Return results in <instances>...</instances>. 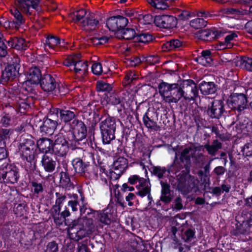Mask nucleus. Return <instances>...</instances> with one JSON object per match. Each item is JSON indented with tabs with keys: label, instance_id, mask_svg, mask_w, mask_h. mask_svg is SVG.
<instances>
[{
	"label": "nucleus",
	"instance_id": "f257e3e1",
	"mask_svg": "<svg viewBox=\"0 0 252 252\" xmlns=\"http://www.w3.org/2000/svg\"><path fill=\"white\" fill-rule=\"evenodd\" d=\"M18 96V103L17 105L12 106L8 105L5 106L4 113L1 119V123L4 126H7L13 123V114L18 110L21 113H24V111L29 108L31 98L24 94H19Z\"/></svg>",
	"mask_w": 252,
	"mask_h": 252
},
{
	"label": "nucleus",
	"instance_id": "f03ea898",
	"mask_svg": "<svg viewBox=\"0 0 252 252\" xmlns=\"http://www.w3.org/2000/svg\"><path fill=\"white\" fill-rule=\"evenodd\" d=\"M69 17L72 21L79 25L85 30H94L98 24V20L93 13L81 9L71 13Z\"/></svg>",
	"mask_w": 252,
	"mask_h": 252
},
{
	"label": "nucleus",
	"instance_id": "7ed1b4c3",
	"mask_svg": "<svg viewBox=\"0 0 252 252\" xmlns=\"http://www.w3.org/2000/svg\"><path fill=\"white\" fill-rule=\"evenodd\" d=\"M36 147V145L31 139H25L20 144L19 151L23 159L28 162L26 168L30 171H33L35 168L34 158Z\"/></svg>",
	"mask_w": 252,
	"mask_h": 252
},
{
	"label": "nucleus",
	"instance_id": "20e7f679",
	"mask_svg": "<svg viewBox=\"0 0 252 252\" xmlns=\"http://www.w3.org/2000/svg\"><path fill=\"white\" fill-rule=\"evenodd\" d=\"M99 127L102 135V142L105 144H108L115 139L116 122L114 118L107 117L99 124Z\"/></svg>",
	"mask_w": 252,
	"mask_h": 252
},
{
	"label": "nucleus",
	"instance_id": "39448f33",
	"mask_svg": "<svg viewBox=\"0 0 252 252\" xmlns=\"http://www.w3.org/2000/svg\"><path fill=\"white\" fill-rule=\"evenodd\" d=\"M19 178V170L15 166L7 163L0 165V182L13 184L17 183Z\"/></svg>",
	"mask_w": 252,
	"mask_h": 252
},
{
	"label": "nucleus",
	"instance_id": "423d86ee",
	"mask_svg": "<svg viewBox=\"0 0 252 252\" xmlns=\"http://www.w3.org/2000/svg\"><path fill=\"white\" fill-rule=\"evenodd\" d=\"M88 222L89 224L88 229L81 228L80 226L74 223L70 226L68 229L69 237L76 241L81 239L87 235L92 234L95 229V227L92 219H89Z\"/></svg>",
	"mask_w": 252,
	"mask_h": 252
},
{
	"label": "nucleus",
	"instance_id": "0eeeda50",
	"mask_svg": "<svg viewBox=\"0 0 252 252\" xmlns=\"http://www.w3.org/2000/svg\"><path fill=\"white\" fill-rule=\"evenodd\" d=\"M63 64L73 69L76 73L80 75L85 74L88 68V63L80 60L79 55H70L66 57L63 62Z\"/></svg>",
	"mask_w": 252,
	"mask_h": 252
},
{
	"label": "nucleus",
	"instance_id": "6e6552de",
	"mask_svg": "<svg viewBox=\"0 0 252 252\" xmlns=\"http://www.w3.org/2000/svg\"><path fill=\"white\" fill-rule=\"evenodd\" d=\"M69 146L65 135L62 132L55 135L52 150L57 156H65L68 152Z\"/></svg>",
	"mask_w": 252,
	"mask_h": 252
},
{
	"label": "nucleus",
	"instance_id": "1a4fd4ad",
	"mask_svg": "<svg viewBox=\"0 0 252 252\" xmlns=\"http://www.w3.org/2000/svg\"><path fill=\"white\" fill-rule=\"evenodd\" d=\"M19 94H24L21 93L17 86H14L9 89V91L7 93L3 88L0 89V101H2L6 105H17L18 101V96L20 95Z\"/></svg>",
	"mask_w": 252,
	"mask_h": 252
},
{
	"label": "nucleus",
	"instance_id": "9d476101",
	"mask_svg": "<svg viewBox=\"0 0 252 252\" xmlns=\"http://www.w3.org/2000/svg\"><path fill=\"white\" fill-rule=\"evenodd\" d=\"M248 99L243 94H233L228 100V106L235 111L241 112L247 107Z\"/></svg>",
	"mask_w": 252,
	"mask_h": 252
},
{
	"label": "nucleus",
	"instance_id": "9b49d317",
	"mask_svg": "<svg viewBox=\"0 0 252 252\" xmlns=\"http://www.w3.org/2000/svg\"><path fill=\"white\" fill-rule=\"evenodd\" d=\"M181 88L183 98L186 100H193L198 96L196 84L191 80L184 81Z\"/></svg>",
	"mask_w": 252,
	"mask_h": 252
},
{
	"label": "nucleus",
	"instance_id": "f8f14e48",
	"mask_svg": "<svg viewBox=\"0 0 252 252\" xmlns=\"http://www.w3.org/2000/svg\"><path fill=\"white\" fill-rule=\"evenodd\" d=\"M41 73L40 69L37 67H32L30 68L26 75V81L23 84V88L25 91L28 92L31 91L32 89L29 87L27 88L26 86L29 84L35 85L40 82L41 80Z\"/></svg>",
	"mask_w": 252,
	"mask_h": 252
},
{
	"label": "nucleus",
	"instance_id": "ddd939ff",
	"mask_svg": "<svg viewBox=\"0 0 252 252\" xmlns=\"http://www.w3.org/2000/svg\"><path fill=\"white\" fill-rule=\"evenodd\" d=\"M155 25L160 28L171 29L176 27L177 21L176 18L171 15H158L155 17Z\"/></svg>",
	"mask_w": 252,
	"mask_h": 252
},
{
	"label": "nucleus",
	"instance_id": "4468645a",
	"mask_svg": "<svg viewBox=\"0 0 252 252\" xmlns=\"http://www.w3.org/2000/svg\"><path fill=\"white\" fill-rule=\"evenodd\" d=\"M128 22L127 18L119 15L109 18L106 21V25L110 30L119 32L127 25Z\"/></svg>",
	"mask_w": 252,
	"mask_h": 252
},
{
	"label": "nucleus",
	"instance_id": "2eb2a0df",
	"mask_svg": "<svg viewBox=\"0 0 252 252\" xmlns=\"http://www.w3.org/2000/svg\"><path fill=\"white\" fill-rule=\"evenodd\" d=\"M40 0H18L19 9L27 15H31L39 9Z\"/></svg>",
	"mask_w": 252,
	"mask_h": 252
},
{
	"label": "nucleus",
	"instance_id": "dca6fc26",
	"mask_svg": "<svg viewBox=\"0 0 252 252\" xmlns=\"http://www.w3.org/2000/svg\"><path fill=\"white\" fill-rule=\"evenodd\" d=\"M75 141H82L87 135V130L85 124L81 121L74 120L71 125Z\"/></svg>",
	"mask_w": 252,
	"mask_h": 252
},
{
	"label": "nucleus",
	"instance_id": "f3484780",
	"mask_svg": "<svg viewBox=\"0 0 252 252\" xmlns=\"http://www.w3.org/2000/svg\"><path fill=\"white\" fill-rule=\"evenodd\" d=\"M224 111L223 101L221 100H215L209 106L207 114L211 118L219 119Z\"/></svg>",
	"mask_w": 252,
	"mask_h": 252
},
{
	"label": "nucleus",
	"instance_id": "a211bd4d",
	"mask_svg": "<svg viewBox=\"0 0 252 252\" xmlns=\"http://www.w3.org/2000/svg\"><path fill=\"white\" fill-rule=\"evenodd\" d=\"M40 86L45 92H52L58 86L55 79L49 74L43 76L40 82Z\"/></svg>",
	"mask_w": 252,
	"mask_h": 252
},
{
	"label": "nucleus",
	"instance_id": "6ab92c4d",
	"mask_svg": "<svg viewBox=\"0 0 252 252\" xmlns=\"http://www.w3.org/2000/svg\"><path fill=\"white\" fill-rule=\"evenodd\" d=\"M183 97L181 87H178L177 84H172V88L169 94L166 96L165 101L169 103H177Z\"/></svg>",
	"mask_w": 252,
	"mask_h": 252
},
{
	"label": "nucleus",
	"instance_id": "aec40b11",
	"mask_svg": "<svg viewBox=\"0 0 252 252\" xmlns=\"http://www.w3.org/2000/svg\"><path fill=\"white\" fill-rule=\"evenodd\" d=\"M19 71L15 67L11 65H7L2 72L1 77V83L3 84L13 81L17 76Z\"/></svg>",
	"mask_w": 252,
	"mask_h": 252
},
{
	"label": "nucleus",
	"instance_id": "412c9836",
	"mask_svg": "<svg viewBox=\"0 0 252 252\" xmlns=\"http://www.w3.org/2000/svg\"><path fill=\"white\" fill-rule=\"evenodd\" d=\"M90 212H88L87 214L88 215H92L93 217H96L98 222L105 225H108L111 223L112 215L107 210L101 212L92 210H90Z\"/></svg>",
	"mask_w": 252,
	"mask_h": 252
},
{
	"label": "nucleus",
	"instance_id": "4be33fe9",
	"mask_svg": "<svg viewBox=\"0 0 252 252\" xmlns=\"http://www.w3.org/2000/svg\"><path fill=\"white\" fill-rule=\"evenodd\" d=\"M226 32L221 28L216 30L203 31L201 37L205 40H211L213 38H218L222 36Z\"/></svg>",
	"mask_w": 252,
	"mask_h": 252
},
{
	"label": "nucleus",
	"instance_id": "5701e85b",
	"mask_svg": "<svg viewBox=\"0 0 252 252\" xmlns=\"http://www.w3.org/2000/svg\"><path fill=\"white\" fill-rule=\"evenodd\" d=\"M57 126V122L56 121L46 119L40 126V131L45 134L51 135L53 133Z\"/></svg>",
	"mask_w": 252,
	"mask_h": 252
},
{
	"label": "nucleus",
	"instance_id": "b1692460",
	"mask_svg": "<svg viewBox=\"0 0 252 252\" xmlns=\"http://www.w3.org/2000/svg\"><path fill=\"white\" fill-rule=\"evenodd\" d=\"M128 167V161L126 158L120 157L113 162V169L115 173L122 174Z\"/></svg>",
	"mask_w": 252,
	"mask_h": 252
},
{
	"label": "nucleus",
	"instance_id": "393cba45",
	"mask_svg": "<svg viewBox=\"0 0 252 252\" xmlns=\"http://www.w3.org/2000/svg\"><path fill=\"white\" fill-rule=\"evenodd\" d=\"M7 43L9 46L18 50H26L28 47V43H26L24 39L16 37H11L8 40Z\"/></svg>",
	"mask_w": 252,
	"mask_h": 252
},
{
	"label": "nucleus",
	"instance_id": "a878e982",
	"mask_svg": "<svg viewBox=\"0 0 252 252\" xmlns=\"http://www.w3.org/2000/svg\"><path fill=\"white\" fill-rule=\"evenodd\" d=\"M41 164L44 170L48 172H53L56 165V161L52 159L51 156L47 154L43 156Z\"/></svg>",
	"mask_w": 252,
	"mask_h": 252
},
{
	"label": "nucleus",
	"instance_id": "bb28decb",
	"mask_svg": "<svg viewBox=\"0 0 252 252\" xmlns=\"http://www.w3.org/2000/svg\"><path fill=\"white\" fill-rule=\"evenodd\" d=\"M136 188L138 189L137 194L141 197L145 196L151 192V184L147 179L141 180Z\"/></svg>",
	"mask_w": 252,
	"mask_h": 252
},
{
	"label": "nucleus",
	"instance_id": "cd10ccee",
	"mask_svg": "<svg viewBox=\"0 0 252 252\" xmlns=\"http://www.w3.org/2000/svg\"><path fill=\"white\" fill-rule=\"evenodd\" d=\"M161 186V194L160 200L165 203H168L172 199V196L170 192V187L167 183L160 182Z\"/></svg>",
	"mask_w": 252,
	"mask_h": 252
},
{
	"label": "nucleus",
	"instance_id": "c85d7f7f",
	"mask_svg": "<svg viewBox=\"0 0 252 252\" xmlns=\"http://www.w3.org/2000/svg\"><path fill=\"white\" fill-rule=\"evenodd\" d=\"M36 145L40 151L46 154L50 152L51 149H52L53 143L52 141L50 139L43 138L37 141V144Z\"/></svg>",
	"mask_w": 252,
	"mask_h": 252
},
{
	"label": "nucleus",
	"instance_id": "c756f323",
	"mask_svg": "<svg viewBox=\"0 0 252 252\" xmlns=\"http://www.w3.org/2000/svg\"><path fill=\"white\" fill-rule=\"evenodd\" d=\"M201 93L204 95L214 94L216 91L215 84L212 82L202 81L199 85Z\"/></svg>",
	"mask_w": 252,
	"mask_h": 252
},
{
	"label": "nucleus",
	"instance_id": "7c9ffc66",
	"mask_svg": "<svg viewBox=\"0 0 252 252\" xmlns=\"http://www.w3.org/2000/svg\"><path fill=\"white\" fill-rule=\"evenodd\" d=\"M175 0H148V2L152 7L160 10L167 9L169 7V3Z\"/></svg>",
	"mask_w": 252,
	"mask_h": 252
},
{
	"label": "nucleus",
	"instance_id": "2f4dec72",
	"mask_svg": "<svg viewBox=\"0 0 252 252\" xmlns=\"http://www.w3.org/2000/svg\"><path fill=\"white\" fill-rule=\"evenodd\" d=\"M195 60L198 63L202 65H209L212 61L211 57V51L208 50L202 51L201 53V55L197 57Z\"/></svg>",
	"mask_w": 252,
	"mask_h": 252
},
{
	"label": "nucleus",
	"instance_id": "473e14b6",
	"mask_svg": "<svg viewBox=\"0 0 252 252\" xmlns=\"http://www.w3.org/2000/svg\"><path fill=\"white\" fill-rule=\"evenodd\" d=\"M11 13L14 17L13 24L15 25V29H18L25 23V18L17 9H11Z\"/></svg>",
	"mask_w": 252,
	"mask_h": 252
},
{
	"label": "nucleus",
	"instance_id": "72a5a7b5",
	"mask_svg": "<svg viewBox=\"0 0 252 252\" xmlns=\"http://www.w3.org/2000/svg\"><path fill=\"white\" fill-rule=\"evenodd\" d=\"M202 149V146L192 145L189 147L190 158H191L196 163L199 162L201 158L203 157L200 153Z\"/></svg>",
	"mask_w": 252,
	"mask_h": 252
},
{
	"label": "nucleus",
	"instance_id": "f704fd0d",
	"mask_svg": "<svg viewBox=\"0 0 252 252\" xmlns=\"http://www.w3.org/2000/svg\"><path fill=\"white\" fill-rule=\"evenodd\" d=\"M143 122L146 127L154 131H158L160 127L157 122L151 119L149 116V113L147 112L143 116Z\"/></svg>",
	"mask_w": 252,
	"mask_h": 252
},
{
	"label": "nucleus",
	"instance_id": "c9c22d12",
	"mask_svg": "<svg viewBox=\"0 0 252 252\" xmlns=\"http://www.w3.org/2000/svg\"><path fill=\"white\" fill-rule=\"evenodd\" d=\"M72 165L76 172L79 174H83L87 170L88 165L83 162L82 160L79 158H75L72 161Z\"/></svg>",
	"mask_w": 252,
	"mask_h": 252
},
{
	"label": "nucleus",
	"instance_id": "e433bc0d",
	"mask_svg": "<svg viewBox=\"0 0 252 252\" xmlns=\"http://www.w3.org/2000/svg\"><path fill=\"white\" fill-rule=\"evenodd\" d=\"M209 154L215 156L218 151L221 148V143L218 140H213L212 144H206L204 145Z\"/></svg>",
	"mask_w": 252,
	"mask_h": 252
},
{
	"label": "nucleus",
	"instance_id": "4c0bfd02",
	"mask_svg": "<svg viewBox=\"0 0 252 252\" xmlns=\"http://www.w3.org/2000/svg\"><path fill=\"white\" fill-rule=\"evenodd\" d=\"M183 42L179 39H173L167 41L162 45V48L163 51H169L181 47Z\"/></svg>",
	"mask_w": 252,
	"mask_h": 252
},
{
	"label": "nucleus",
	"instance_id": "58836bf2",
	"mask_svg": "<svg viewBox=\"0 0 252 252\" xmlns=\"http://www.w3.org/2000/svg\"><path fill=\"white\" fill-rule=\"evenodd\" d=\"M76 110L72 108V110H62L60 111V118L64 122L66 123L72 120L75 117Z\"/></svg>",
	"mask_w": 252,
	"mask_h": 252
},
{
	"label": "nucleus",
	"instance_id": "ea45409f",
	"mask_svg": "<svg viewBox=\"0 0 252 252\" xmlns=\"http://www.w3.org/2000/svg\"><path fill=\"white\" fill-rule=\"evenodd\" d=\"M236 65L242 68L252 71V58L244 57L238 60Z\"/></svg>",
	"mask_w": 252,
	"mask_h": 252
},
{
	"label": "nucleus",
	"instance_id": "a19ab883",
	"mask_svg": "<svg viewBox=\"0 0 252 252\" xmlns=\"http://www.w3.org/2000/svg\"><path fill=\"white\" fill-rule=\"evenodd\" d=\"M60 44V40L58 37L54 36H48L46 40L45 48L46 50H55Z\"/></svg>",
	"mask_w": 252,
	"mask_h": 252
},
{
	"label": "nucleus",
	"instance_id": "79ce46f5",
	"mask_svg": "<svg viewBox=\"0 0 252 252\" xmlns=\"http://www.w3.org/2000/svg\"><path fill=\"white\" fill-rule=\"evenodd\" d=\"M237 37V35L235 32H230L229 34L226 36L225 38L224 42H220L219 45H217V48L218 50H223L226 48L230 46V45L231 41Z\"/></svg>",
	"mask_w": 252,
	"mask_h": 252
},
{
	"label": "nucleus",
	"instance_id": "37998d69",
	"mask_svg": "<svg viewBox=\"0 0 252 252\" xmlns=\"http://www.w3.org/2000/svg\"><path fill=\"white\" fill-rule=\"evenodd\" d=\"M172 88V84H170L165 82L160 83L158 87L159 93L160 95L165 101L166 96L169 94L170 90Z\"/></svg>",
	"mask_w": 252,
	"mask_h": 252
},
{
	"label": "nucleus",
	"instance_id": "c03bdc74",
	"mask_svg": "<svg viewBox=\"0 0 252 252\" xmlns=\"http://www.w3.org/2000/svg\"><path fill=\"white\" fill-rule=\"evenodd\" d=\"M121 33L122 37L125 39L130 40L133 39L135 40V38L136 37V32L135 30L133 29L130 28H126L125 29H123Z\"/></svg>",
	"mask_w": 252,
	"mask_h": 252
},
{
	"label": "nucleus",
	"instance_id": "a18cd8bd",
	"mask_svg": "<svg viewBox=\"0 0 252 252\" xmlns=\"http://www.w3.org/2000/svg\"><path fill=\"white\" fill-rule=\"evenodd\" d=\"M153 40V37L149 33H143L136 35L135 38V42H139L143 43H147Z\"/></svg>",
	"mask_w": 252,
	"mask_h": 252
},
{
	"label": "nucleus",
	"instance_id": "49530a36",
	"mask_svg": "<svg viewBox=\"0 0 252 252\" xmlns=\"http://www.w3.org/2000/svg\"><path fill=\"white\" fill-rule=\"evenodd\" d=\"M97 89L99 92H109L112 89L110 84L107 83L103 81H98L97 82Z\"/></svg>",
	"mask_w": 252,
	"mask_h": 252
},
{
	"label": "nucleus",
	"instance_id": "de8ad7c7",
	"mask_svg": "<svg viewBox=\"0 0 252 252\" xmlns=\"http://www.w3.org/2000/svg\"><path fill=\"white\" fill-rule=\"evenodd\" d=\"M206 21L203 18H196L191 20L190 22V26L194 29H201L206 26Z\"/></svg>",
	"mask_w": 252,
	"mask_h": 252
},
{
	"label": "nucleus",
	"instance_id": "09e8293b",
	"mask_svg": "<svg viewBox=\"0 0 252 252\" xmlns=\"http://www.w3.org/2000/svg\"><path fill=\"white\" fill-rule=\"evenodd\" d=\"M166 172V169L165 167L155 166L153 168L152 173L159 179L162 178Z\"/></svg>",
	"mask_w": 252,
	"mask_h": 252
},
{
	"label": "nucleus",
	"instance_id": "8fccbe9b",
	"mask_svg": "<svg viewBox=\"0 0 252 252\" xmlns=\"http://www.w3.org/2000/svg\"><path fill=\"white\" fill-rule=\"evenodd\" d=\"M107 97L108 102L113 105H117L121 102L120 98L116 93H110Z\"/></svg>",
	"mask_w": 252,
	"mask_h": 252
},
{
	"label": "nucleus",
	"instance_id": "3c124183",
	"mask_svg": "<svg viewBox=\"0 0 252 252\" xmlns=\"http://www.w3.org/2000/svg\"><path fill=\"white\" fill-rule=\"evenodd\" d=\"M56 196L57 199L55 202V207H58V211L60 212L61 210V206L63 203L65 201L66 197L65 195L58 192L56 193Z\"/></svg>",
	"mask_w": 252,
	"mask_h": 252
},
{
	"label": "nucleus",
	"instance_id": "603ef678",
	"mask_svg": "<svg viewBox=\"0 0 252 252\" xmlns=\"http://www.w3.org/2000/svg\"><path fill=\"white\" fill-rule=\"evenodd\" d=\"M180 158L182 162L185 161L187 162H188L190 161V158L189 151V147H186L182 151Z\"/></svg>",
	"mask_w": 252,
	"mask_h": 252
},
{
	"label": "nucleus",
	"instance_id": "864d4df0",
	"mask_svg": "<svg viewBox=\"0 0 252 252\" xmlns=\"http://www.w3.org/2000/svg\"><path fill=\"white\" fill-rule=\"evenodd\" d=\"M243 155L247 157H252V142L248 143L242 149Z\"/></svg>",
	"mask_w": 252,
	"mask_h": 252
},
{
	"label": "nucleus",
	"instance_id": "5fc2aeb1",
	"mask_svg": "<svg viewBox=\"0 0 252 252\" xmlns=\"http://www.w3.org/2000/svg\"><path fill=\"white\" fill-rule=\"evenodd\" d=\"M58 251V246L57 244L52 241L49 243L45 250L44 252H57Z\"/></svg>",
	"mask_w": 252,
	"mask_h": 252
},
{
	"label": "nucleus",
	"instance_id": "6e6d98bb",
	"mask_svg": "<svg viewBox=\"0 0 252 252\" xmlns=\"http://www.w3.org/2000/svg\"><path fill=\"white\" fill-rule=\"evenodd\" d=\"M73 198L74 200L68 201V206H70L71 208L72 211L75 212L78 210V195L76 194H74L73 195Z\"/></svg>",
	"mask_w": 252,
	"mask_h": 252
},
{
	"label": "nucleus",
	"instance_id": "4d7b16f0",
	"mask_svg": "<svg viewBox=\"0 0 252 252\" xmlns=\"http://www.w3.org/2000/svg\"><path fill=\"white\" fill-rule=\"evenodd\" d=\"M92 70L94 74L100 75L103 71L102 64L99 63H94L92 66Z\"/></svg>",
	"mask_w": 252,
	"mask_h": 252
},
{
	"label": "nucleus",
	"instance_id": "13d9d810",
	"mask_svg": "<svg viewBox=\"0 0 252 252\" xmlns=\"http://www.w3.org/2000/svg\"><path fill=\"white\" fill-rule=\"evenodd\" d=\"M14 211L17 217H21L26 213L25 207L22 204H18L14 209Z\"/></svg>",
	"mask_w": 252,
	"mask_h": 252
},
{
	"label": "nucleus",
	"instance_id": "bf43d9fd",
	"mask_svg": "<svg viewBox=\"0 0 252 252\" xmlns=\"http://www.w3.org/2000/svg\"><path fill=\"white\" fill-rule=\"evenodd\" d=\"M32 186L34 192L36 194H39L43 191V188L42 185L40 183L36 182L32 183Z\"/></svg>",
	"mask_w": 252,
	"mask_h": 252
},
{
	"label": "nucleus",
	"instance_id": "052dcab7",
	"mask_svg": "<svg viewBox=\"0 0 252 252\" xmlns=\"http://www.w3.org/2000/svg\"><path fill=\"white\" fill-rule=\"evenodd\" d=\"M142 179H145L143 178H140L139 176L135 175L130 176L128 178V182L131 185H134L137 182H138L139 184H140V182Z\"/></svg>",
	"mask_w": 252,
	"mask_h": 252
},
{
	"label": "nucleus",
	"instance_id": "680f3d73",
	"mask_svg": "<svg viewBox=\"0 0 252 252\" xmlns=\"http://www.w3.org/2000/svg\"><path fill=\"white\" fill-rule=\"evenodd\" d=\"M61 183L63 186H67L70 182V179L65 173H61L60 180Z\"/></svg>",
	"mask_w": 252,
	"mask_h": 252
},
{
	"label": "nucleus",
	"instance_id": "e2e57ef3",
	"mask_svg": "<svg viewBox=\"0 0 252 252\" xmlns=\"http://www.w3.org/2000/svg\"><path fill=\"white\" fill-rule=\"evenodd\" d=\"M0 22L2 23L1 25H0V28L3 27L5 29H15V25L13 24L12 21H5L3 22L2 21H0Z\"/></svg>",
	"mask_w": 252,
	"mask_h": 252
},
{
	"label": "nucleus",
	"instance_id": "0e129e2a",
	"mask_svg": "<svg viewBox=\"0 0 252 252\" xmlns=\"http://www.w3.org/2000/svg\"><path fill=\"white\" fill-rule=\"evenodd\" d=\"M10 131L8 129H0V140L8 137Z\"/></svg>",
	"mask_w": 252,
	"mask_h": 252
},
{
	"label": "nucleus",
	"instance_id": "69168bd1",
	"mask_svg": "<svg viewBox=\"0 0 252 252\" xmlns=\"http://www.w3.org/2000/svg\"><path fill=\"white\" fill-rule=\"evenodd\" d=\"M20 59L18 57H14L12 60V63L8 65H11L15 67L17 70L19 71L20 68Z\"/></svg>",
	"mask_w": 252,
	"mask_h": 252
},
{
	"label": "nucleus",
	"instance_id": "338daca9",
	"mask_svg": "<svg viewBox=\"0 0 252 252\" xmlns=\"http://www.w3.org/2000/svg\"><path fill=\"white\" fill-rule=\"evenodd\" d=\"M174 207L177 210H180L183 208L182 199L180 197H177L174 200Z\"/></svg>",
	"mask_w": 252,
	"mask_h": 252
},
{
	"label": "nucleus",
	"instance_id": "774afa93",
	"mask_svg": "<svg viewBox=\"0 0 252 252\" xmlns=\"http://www.w3.org/2000/svg\"><path fill=\"white\" fill-rule=\"evenodd\" d=\"M225 171V168L223 166H221L216 167L213 171V172L218 176L223 175Z\"/></svg>",
	"mask_w": 252,
	"mask_h": 252
}]
</instances>
